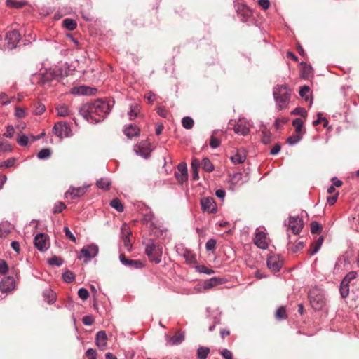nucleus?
Here are the masks:
<instances>
[{"mask_svg":"<svg viewBox=\"0 0 359 359\" xmlns=\"http://www.w3.org/2000/svg\"><path fill=\"white\" fill-rule=\"evenodd\" d=\"M111 107L108 102L97 100L81 109L80 114L88 122L97 123L106 118L111 111Z\"/></svg>","mask_w":359,"mask_h":359,"instance_id":"1","label":"nucleus"},{"mask_svg":"<svg viewBox=\"0 0 359 359\" xmlns=\"http://www.w3.org/2000/svg\"><path fill=\"white\" fill-rule=\"evenodd\" d=\"M291 95V89L286 84L277 85L273 88V96L277 109L283 110L288 107Z\"/></svg>","mask_w":359,"mask_h":359,"instance_id":"2","label":"nucleus"},{"mask_svg":"<svg viewBox=\"0 0 359 359\" xmlns=\"http://www.w3.org/2000/svg\"><path fill=\"white\" fill-rule=\"evenodd\" d=\"M53 133L60 138L69 137L72 135L70 126L67 122L60 121L55 124Z\"/></svg>","mask_w":359,"mask_h":359,"instance_id":"3","label":"nucleus"},{"mask_svg":"<svg viewBox=\"0 0 359 359\" xmlns=\"http://www.w3.org/2000/svg\"><path fill=\"white\" fill-rule=\"evenodd\" d=\"M58 74L52 69H46L40 74L39 83L44 88L50 87L57 80Z\"/></svg>","mask_w":359,"mask_h":359,"instance_id":"4","label":"nucleus"},{"mask_svg":"<svg viewBox=\"0 0 359 359\" xmlns=\"http://www.w3.org/2000/svg\"><path fill=\"white\" fill-rule=\"evenodd\" d=\"M252 127V124L250 121L245 118H239L233 127V130L236 134L245 136L250 133Z\"/></svg>","mask_w":359,"mask_h":359,"instance_id":"5","label":"nucleus"},{"mask_svg":"<svg viewBox=\"0 0 359 359\" xmlns=\"http://www.w3.org/2000/svg\"><path fill=\"white\" fill-rule=\"evenodd\" d=\"M254 243L257 247H269L270 245V239L267 236V233L264 229H257Z\"/></svg>","mask_w":359,"mask_h":359,"instance_id":"6","label":"nucleus"},{"mask_svg":"<svg viewBox=\"0 0 359 359\" xmlns=\"http://www.w3.org/2000/svg\"><path fill=\"white\" fill-rule=\"evenodd\" d=\"M309 299L311 306L315 310L321 309L325 304V299L320 292L318 290H313L309 294Z\"/></svg>","mask_w":359,"mask_h":359,"instance_id":"7","label":"nucleus"},{"mask_svg":"<svg viewBox=\"0 0 359 359\" xmlns=\"http://www.w3.org/2000/svg\"><path fill=\"white\" fill-rule=\"evenodd\" d=\"M151 144L148 141H142L134 147V151L137 155L147 159L151 155Z\"/></svg>","mask_w":359,"mask_h":359,"instance_id":"8","label":"nucleus"},{"mask_svg":"<svg viewBox=\"0 0 359 359\" xmlns=\"http://www.w3.org/2000/svg\"><path fill=\"white\" fill-rule=\"evenodd\" d=\"M20 39V34L18 30H12L8 32L6 35L5 40L6 41L7 48L13 49L17 46Z\"/></svg>","mask_w":359,"mask_h":359,"instance_id":"9","label":"nucleus"},{"mask_svg":"<svg viewBox=\"0 0 359 359\" xmlns=\"http://www.w3.org/2000/svg\"><path fill=\"white\" fill-rule=\"evenodd\" d=\"M201 205L203 212L215 213L217 210V205L212 198H203L201 201Z\"/></svg>","mask_w":359,"mask_h":359,"instance_id":"10","label":"nucleus"},{"mask_svg":"<svg viewBox=\"0 0 359 359\" xmlns=\"http://www.w3.org/2000/svg\"><path fill=\"white\" fill-rule=\"evenodd\" d=\"M304 226L303 220L299 216L290 217L288 226L295 234L299 233Z\"/></svg>","mask_w":359,"mask_h":359,"instance_id":"11","label":"nucleus"},{"mask_svg":"<svg viewBox=\"0 0 359 359\" xmlns=\"http://www.w3.org/2000/svg\"><path fill=\"white\" fill-rule=\"evenodd\" d=\"M145 253L151 262L158 264L161 262L162 248H145Z\"/></svg>","mask_w":359,"mask_h":359,"instance_id":"12","label":"nucleus"},{"mask_svg":"<svg viewBox=\"0 0 359 359\" xmlns=\"http://www.w3.org/2000/svg\"><path fill=\"white\" fill-rule=\"evenodd\" d=\"M175 176L180 184H183L187 180L188 172L186 163L182 162L177 165V172H175Z\"/></svg>","mask_w":359,"mask_h":359,"instance_id":"13","label":"nucleus"},{"mask_svg":"<svg viewBox=\"0 0 359 359\" xmlns=\"http://www.w3.org/2000/svg\"><path fill=\"white\" fill-rule=\"evenodd\" d=\"M131 230L130 226L124 223L121 227V236L123 241L124 247H132V243L130 241Z\"/></svg>","mask_w":359,"mask_h":359,"instance_id":"14","label":"nucleus"},{"mask_svg":"<svg viewBox=\"0 0 359 359\" xmlns=\"http://www.w3.org/2000/svg\"><path fill=\"white\" fill-rule=\"evenodd\" d=\"M266 265L269 269L273 271H278L282 266V261L278 255H270L266 260Z\"/></svg>","mask_w":359,"mask_h":359,"instance_id":"15","label":"nucleus"},{"mask_svg":"<svg viewBox=\"0 0 359 359\" xmlns=\"http://www.w3.org/2000/svg\"><path fill=\"white\" fill-rule=\"evenodd\" d=\"M119 259L122 264L130 269H140L143 266L142 263L140 260L128 259L123 254L120 255Z\"/></svg>","mask_w":359,"mask_h":359,"instance_id":"16","label":"nucleus"},{"mask_svg":"<svg viewBox=\"0 0 359 359\" xmlns=\"http://www.w3.org/2000/svg\"><path fill=\"white\" fill-rule=\"evenodd\" d=\"M15 287V280L13 277L6 276L0 282V290L2 292H8Z\"/></svg>","mask_w":359,"mask_h":359,"instance_id":"17","label":"nucleus"},{"mask_svg":"<svg viewBox=\"0 0 359 359\" xmlns=\"http://www.w3.org/2000/svg\"><path fill=\"white\" fill-rule=\"evenodd\" d=\"M98 248H81L79 259H83L84 262L87 263L90 259L97 255Z\"/></svg>","mask_w":359,"mask_h":359,"instance_id":"18","label":"nucleus"},{"mask_svg":"<svg viewBox=\"0 0 359 359\" xmlns=\"http://www.w3.org/2000/svg\"><path fill=\"white\" fill-rule=\"evenodd\" d=\"M177 252L182 256L186 262L189 264H194L196 262V258L188 248H177Z\"/></svg>","mask_w":359,"mask_h":359,"instance_id":"19","label":"nucleus"},{"mask_svg":"<svg viewBox=\"0 0 359 359\" xmlns=\"http://www.w3.org/2000/svg\"><path fill=\"white\" fill-rule=\"evenodd\" d=\"M165 339L167 344L170 346L179 345L184 340V334L182 332H178L172 337L165 335Z\"/></svg>","mask_w":359,"mask_h":359,"instance_id":"20","label":"nucleus"},{"mask_svg":"<svg viewBox=\"0 0 359 359\" xmlns=\"http://www.w3.org/2000/svg\"><path fill=\"white\" fill-rule=\"evenodd\" d=\"M107 336L105 331L101 330L97 332L95 337V344L101 349H104L107 346Z\"/></svg>","mask_w":359,"mask_h":359,"instance_id":"21","label":"nucleus"},{"mask_svg":"<svg viewBox=\"0 0 359 359\" xmlns=\"http://www.w3.org/2000/svg\"><path fill=\"white\" fill-rule=\"evenodd\" d=\"M94 90V88L85 86H81L72 88L71 93L74 95H90L93 94Z\"/></svg>","mask_w":359,"mask_h":359,"instance_id":"22","label":"nucleus"},{"mask_svg":"<svg viewBox=\"0 0 359 359\" xmlns=\"http://www.w3.org/2000/svg\"><path fill=\"white\" fill-rule=\"evenodd\" d=\"M247 178V175L245 177ZM247 181V179H243V175L241 172H235L229 175V182L231 186L236 187L240 183H243Z\"/></svg>","mask_w":359,"mask_h":359,"instance_id":"23","label":"nucleus"},{"mask_svg":"<svg viewBox=\"0 0 359 359\" xmlns=\"http://www.w3.org/2000/svg\"><path fill=\"white\" fill-rule=\"evenodd\" d=\"M123 133L126 136L131 139L133 137L139 136L140 133V130L137 126L130 124L128 126L126 127L123 129Z\"/></svg>","mask_w":359,"mask_h":359,"instance_id":"24","label":"nucleus"},{"mask_svg":"<svg viewBox=\"0 0 359 359\" xmlns=\"http://www.w3.org/2000/svg\"><path fill=\"white\" fill-rule=\"evenodd\" d=\"M48 241V236L44 233H37L34 239L35 247H46L47 241Z\"/></svg>","mask_w":359,"mask_h":359,"instance_id":"25","label":"nucleus"},{"mask_svg":"<svg viewBox=\"0 0 359 359\" xmlns=\"http://www.w3.org/2000/svg\"><path fill=\"white\" fill-rule=\"evenodd\" d=\"M86 187H77V188H70L69 190L65 193V196L67 198V196L69 195L72 198H76L82 196L86 191Z\"/></svg>","mask_w":359,"mask_h":359,"instance_id":"26","label":"nucleus"},{"mask_svg":"<svg viewBox=\"0 0 359 359\" xmlns=\"http://www.w3.org/2000/svg\"><path fill=\"white\" fill-rule=\"evenodd\" d=\"M155 217L153 215H148L145 217L144 220L147 221V224H150L151 226H154V229H155V231L154 232L155 234H156L157 236H162L163 233V229H161V226H156L154 225V220Z\"/></svg>","mask_w":359,"mask_h":359,"instance_id":"27","label":"nucleus"},{"mask_svg":"<svg viewBox=\"0 0 359 359\" xmlns=\"http://www.w3.org/2000/svg\"><path fill=\"white\" fill-rule=\"evenodd\" d=\"M246 159V155L243 150H238L236 153L231 156V160L233 163H242Z\"/></svg>","mask_w":359,"mask_h":359,"instance_id":"28","label":"nucleus"},{"mask_svg":"<svg viewBox=\"0 0 359 359\" xmlns=\"http://www.w3.org/2000/svg\"><path fill=\"white\" fill-rule=\"evenodd\" d=\"M96 184L101 189L108 190L111 184V182L109 178L103 177L98 180Z\"/></svg>","mask_w":359,"mask_h":359,"instance_id":"29","label":"nucleus"},{"mask_svg":"<svg viewBox=\"0 0 359 359\" xmlns=\"http://www.w3.org/2000/svg\"><path fill=\"white\" fill-rule=\"evenodd\" d=\"M222 283V280L220 278H212L209 280H207L204 282L203 287L204 289H210L212 287H215L216 285H218Z\"/></svg>","mask_w":359,"mask_h":359,"instance_id":"30","label":"nucleus"},{"mask_svg":"<svg viewBox=\"0 0 359 359\" xmlns=\"http://www.w3.org/2000/svg\"><path fill=\"white\" fill-rule=\"evenodd\" d=\"M140 113V106L137 104H133L130 106V111L128 113L130 120L135 119Z\"/></svg>","mask_w":359,"mask_h":359,"instance_id":"31","label":"nucleus"},{"mask_svg":"<svg viewBox=\"0 0 359 359\" xmlns=\"http://www.w3.org/2000/svg\"><path fill=\"white\" fill-rule=\"evenodd\" d=\"M309 91H310V88L308 86H303L300 88V90H299V95L304 98V100L306 101H309L310 100V106H311L312 103H313V99H309Z\"/></svg>","mask_w":359,"mask_h":359,"instance_id":"32","label":"nucleus"},{"mask_svg":"<svg viewBox=\"0 0 359 359\" xmlns=\"http://www.w3.org/2000/svg\"><path fill=\"white\" fill-rule=\"evenodd\" d=\"M110 205L118 212H122L124 210V206L118 198L111 201Z\"/></svg>","mask_w":359,"mask_h":359,"instance_id":"33","label":"nucleus"},{"mask_svg":"<svg viewBox=\"0 0 359 359\" xmlns=\"http://www.w3.org/2000/svg\"><path fill=\"white\" fill-rule=\"evenodd\" d=\"M210 353V348L205 346H200L197 350V357L198 359H205Z\"/></svg>","mask_w":359,"mask_h":359,"instance_id":"34","label":"nucleus"},{"mask_svg":"<svg viewBox=\"0 0 359 359\" xmlns=\"http://www.w3.org/2000/svg\"><path fill=\"white\" fill-rule=\"evenodd\" d=\"M303 121L301 118H295L294 120H293L292 121V125L295 128V131L297 133H299V134H301V135H303L304 134V131H303Z\"/></svg>","mask_w":359,"mask_h":359,"instance_id":"35","label":"nucleus"},{"mask_svg":"<svg viewBox=\"0 0 359 359\" xmlns=\"http://www.w3.org/2000/svg\"><path fill=\"white\" fill-rule=\"evenodd\" d=\"M43 297L49 304H52L55 301V294L54 292L50 289L43 291Z\"/></svg>","mask_w":359,"mask_h":359,"instance_id":"36","label":"nucleus"},{"mask_svg":"<svg viewBox=\"0 0 359 359\" xmlns=\"http://www.w3.org/2000/svg\"><path fill=\"white\" fill-rule=\"evenodd\" d=\"M57 115L61 117H65L70 114V111L65 104L60 105L56 108Z\"/></svg>","mask_w":359,"mask_h":359,"instance_id":"37","label":"nucleus"},{"mask_svg":"<svg viewBox=\"0 0 359 359\" xmlns=\"http://www.w3.org/2000/svg\"><path fill=\"white\" fill-rule=\"evenodd\" d=\"M63 25L69 31L74 30L77 24L76 21L71 18H66L63 20Z\"/></svg>","mask_w":359,"mask_h":359,"instance_id":"38","label":"nucleus"},{"mask_svg":"<svg viewBox=\"0 0 359 359\" xmlns=\"http://www.w3.org/2000/svg\"><path fill=\"white\" fill-rule=\"evenodd\" d=\"M301 65L302 66V71L301 73V77L304 79H307L309 75L311 74L312 67L310 65H307L306 63L302 62Z\"/></svg>","mask_w":359,"mask_h":359,"instance_id":"39","label":"nucleus"},{"mask_svg":"<svg viewBox=\"0 0 359 359\" xmlns=\"http://www.w3.org/2000/svg\"><path fill=\"white\" fill-rule=\"evenodd\" d=\"M63 259L61 257L55 255L48 259V264L51 266H60L63 264Z\"/></svg>","mask_w":359,"mask_h":359,"instance_id":"40","label":"nucleus"},{"mask_svg":"<svg viewBox=\"0 0 359 359\" xmlns=\"http://www.w3.org/2000/svg\"><path fill=\"white\" fill-rule=\"evenodd\" d=\"M339 290H340L341 296L343 298L347 297L349 294V284L347 283L346 284V283H344V281H341Z\"/></svg>","mask_w":359,"mask_h":359,"instance_id":"41","label":"nucleus"},{"mask_svg":"<svg viewBox=\"0 0 359 359\" xmlns=\"http://www.w3.org/2000/svg\"><path fill=\"white\" fill-rule=\"evenodd\" d=\"M202 167L206 172H210L214 170V165L208 158L203 159Z\"/></svg>","mask_w":359,"mask_h":359,"instance_id":"42","label":"nucleus"},{"mask_svg":"<svg viewBox=\"0 0 359 359\" xmlns=\"http://www.w3.org/2000/svg\"><path fill=\"white\" fill-rule=\"evenodd\" d=\"M322 231V226L317 222L313 221L311 223V232L313 234H319Z\"/></svg>","mask_w":359,"mask_h":359,"instance_id":"43","label":"nucleus"},{"mask_svg":"<svg viewBox=\"0 0 359 359\" xmlns=\"http://www.w3.org/2000/svg\"><path fill=\"white\" fill-rule=\"evenodd\" d=\"M182 126L186 129H191L194 126V120L189 116H185L182 120Z\"/></svg>","mask_w":359,"mask_h":359,"instance_id":"44","label":"nucleus"},{"mask_svg":"<svg viewBox=\"0 0 359 359\" xmlns=\"http://www.w3.org/2000/svg\"><path fill=\"white\" fill-rule=\"evenodd\" d=\"M302 138V135L297 133V135H292L287 138V142L290 145H294L297 144Z\"/></svg>","mask_w":359,"mask_h":359,"instance_id":"45","label":"nucleus"},{"mask_svg":"<svg viewBox=\"0 0 359 359\" xmlns=\"http://www.w3.org/2000/svg\"><path fill=\"white\" fill-rule=\"evenodd\" d=\"M74 273L69 270L65 271L62 274L63 280L67 283H72L74 280Z\"/></svg>","mask_w":359,"mask_h":359,"instance_id":"46","label":"nucleus"},{"mask_svg":"<svg viewBox=\"0 0 359 359\" xmlns=\"http://www.w3.org/2000/svg\"><path fill=\"white\" fill-rule=\"evenodd\" d=\"M51 155V151L49 149H43L37 154V157L39 159H47Z\"/></svg>","mask_w":359,"mask_h":359,"instance_id":"47","label":"nucleus"},{"mask_svg":"<svg viewBox=\"0 0 359 359\" xmlns=\"http://www.w3.org/2000/svg\"><path fill=\"white\" fill-rule=\"evenodd\" d=\"M65 208V204L62 202L59 201L55 203L54 207L53 208V212L54 214L60 213L62 212V210H64Z\"/></svg>","mask_w":359,"mask_h":359,"instance_id":"48","label":"nucleus"},{"mask_svg":"<svg viewBox=\"0 0 359 359\" xmlns=\"http://www.w3.org/2000/svg\"><path fill=\"white\" fill-rule=\"evenodd\" d=\"M276 318L278 320H284L287 318L286 311L283 307H280L277 309Z\"/></svg>","mask_w":359,"mask_h":359,"instance_id":"49","label":"nucleus"},{"mask_svg":"<svg viewBox=\"0 0 359 359\" xmlns=\"http://www.w3.org/2000/svg\"><path fill=\"white\" fill-rule=\"evenodd\" d=\"M6 4L8 6L13 8H21L22 6L25 5V2L22 1H17V0H7Z\"/></svg>","mask_w":359,"mask_h":359,"instance_id":"50","label":"nucleus"},{"mask_svg":"<svg viewBox=\"0 0 359 359\" xmlns=\"http://www.w3.org/2000/svg\"><path fill=\"white\" fill-rule=\"evenodd\" d=\"M357 275H358V273H357V272H356V271H350V272H348V273L346 275V276L343 278L342 281H344V283H348V284H349V283H350L352 280H353V279L356 278Z\"/></svg>","mask_w":359,"mask_h":359,"instance_id":"51","label":"nucleus"},{"mask_svg":"<svg viewBox=\"0 0 359 359\" xmlns=\"http://www.w3.org/2000/svg\"><path fill=\"white\" fill-rule=\"evenodd\" d=\"M215 131L212 133L210 137V145L212 148H217L220 145V141L215 136Z\"/></svg>","mask_w":359,"mask_h":359,"instance_id":"52","label":"nucleus"},{"mask_svg":"<svg viewBox=\"0 0 359 359\" xmlns=\"http://www.w3.org/2000/svg\"><path fill=\"white\" fill-rule=\"evenodd\" d=\"M17 142L22 147H25L29 143V137L25 135H22L17 138Z\"/></svg>","mask_w":359,"mask_h":359,"instance_id":"53","label":"nucleus"},{"mask_svg":"<svg viewBox=\"0 0 359 359\" xmlns=\"http://www.w3.org/2000/svg\"><path fill=\"white\" fill-rule=\"evenodd\" d=\"M292 115H300L301 116L305 117L307 115V111L302 107H297L291 111Z\"/></svg>","mask_w":359,"mask_h":359,"instance_id":"54","label":"nucleus"},{"mask_svg":"<svg viewBox=\"0 0 359 359\" xmlns=\"http://www.w3.org/2000/svg\"><path fill=\"white\" fill-rule=\"evenodd\" d=\"M78 295L82 300H86L89 297L88 291L85 288H80L78 291Z\"/></svg>","mask_w":359,"mask_h":359,"instance_id":"55","label":"nucleus"},{"mask_svg":"<svg viewBox=\"0 0 359 359\" xmlns=\"http://www.w3.org/2000/svg\"><path fill=\"white\" fill-rule=\"evenodd\" d=\"M64 232L65 233V236L70 241H72V242H74L76 243V237L74 236V235L71 232V231L69 230V229L67 227V226H65L64 228Z\"/></svg>","mask_w":359,"mask_h":359,"instance_id":"56","label":"nucleus"},{"mask_svg":"<svg viewBox=\"0 0 359 359\" xmlns=\"http://www.w3.org/2000/svg\"><path fill=\"white\" fill-rule=\"evenodd\" d=\"M46 110V107L41 104L39 103L37 106L36 107L35 109L34 110V114L36 115H40L42 114Z\"/></svg>","mask_w":359,"mask_h":359,"instance_id":"57","label":"nucleus"},{"mask_svg":"<svg viewBox=\"0 0 359 359\" xmlns=\"http://www.w3.org/2000/svg\"><path fill=\"white\" fill-rule=\"evenodd\" d=\"M263 135L262 138V142L264 144H268L271 141V133H268L266 132H263Z\"/></svg>","mask_w":359,"mask_h":359,"instance_id":"58","label":"nucleus"},{"mask_svg":"<svg viewBox=\"0 0 359 359\" xmlns=\"http://www.w3.org/2000/svg\"><path fill=\"white\" fill-rule=\"evenodd\" d=\"M8 267L4 259H0V273L6 274L8 272Z\"/></svg>","mask_w":359,"mask_h":359,"instance_id":"59","label":"nucleus"},{"mask_svg":"<svg viewBox=\"0 0 359 359\" xmlns=\"http://www.w3.org/2000/svg\"><path fill=\"white\" fill-rule=\"evenodd\" d=\"M257 4L264 10H267L270 6L269 0H257Z\"/></svg>","mask_w":359,"mask_h":359,"instance_id":"60","label":"nucleus"},{"mask_svg":"<svg viewBox=\"0 0 359 359\" xmlns=\"http://www.w3.org/2000/svg\"><path fill=\"white\" fill-rule=\"evenodd\" d=\"M14 133V128L12 126H8L6 128V132L4 133V136L6 137L11 138L13 137Z\"/></svg>","mask_w":359,"mask_h":359,"instance_id":"61","label":"nucleus"},{"mask_svg":"<svg viewBox=\"0 0 359 359\" xmlns=\"http://www.w3.org/2000/svg\"><path fill=\"white\" fill-rule=\"evenodd\" d=\"M82 321L86 325H91L94 322V319L91 316H85L83 318Z\"/></svg>","mask_w":359,"mask_h":359,"instance_id":"62","label":"nucleus"},{"mask_svg":"<svg viewBox=\"0 0 359 359\" xmlns=\"http://www.w3.org/2000/svg\"><path fill=\"white\" fill-rule=\"evenodd\" d=\"M280 149H281L280 144L278 143L276 144L273 146V147L271 149L270 154L273 155V156L278 154L280 152Z\"/></svg>","mask_w":359,"mask_h":359,"instance_id":"63","label":"nucleus"},{"mask_svg":"<svg viewBox=\"0 0 359 359\" xmlns=\"http://www.w3.org/2000/svg\"><path fill=\"white\" fill-rule=\"evenodd\" d=\"M86 355L89 358V359H96V351L93 348H88L86 352Z\"/></svg>","mask_w":359,"mask_h":359,"instance_id":"64","label":"nucleus"}]
</instances>
